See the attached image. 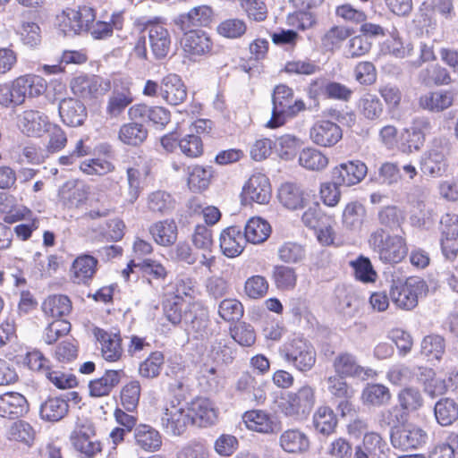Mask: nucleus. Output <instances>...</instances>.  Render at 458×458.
Segmentation results:
<instances>
[{
    "mask_svg": "<svg viewBox=\"0 0 458 458\" xmlns=\"http://www.w3.org/2000/svg\"><path fill=\"white\" fill-rule=\"evenodd\" d=\"M94 6L82 5L78 10L68 8L56 16V25L64 36L89 32L95 39L112 36L113 28L106 21H96Z\"/></svg>",
    "mask_w": 458,
    "mask_h": 458,
    "instance_id": "f257e3e1",
    "label": "nucleus"
},
{
    "mask_svg": "<svg viewBox=\"0 0 458 458\" xmlns=\"http://www.w3.org/2000/svg\"><path fill=\"white\" fill-rule=\"evenodd\" d=\"M369 245L384 263H399L408 253L405 238L390 233L383 228H377L370 233Z\"/></svg>",
    "mask_w": 458,
    "mask_h": 458,
    "instance_id": "f03ea898",
    "label": "nucleus"
},
{
    "mask_svg": "<svg viewBox=\"0 0 458 458\" xmlns=\"http://www.w3.org/2000/svg\"><path fill=\"white\" fill-rule=\"evenodd\" d=\"M273 109L270 120L267 123L268 128H277L283 125L286 118L295 115L301 110L305 108L301 100L293 99V92L286 85H278L274 89Z\"/></svg>",
    "mask_w": 458,
    "mask_h": 458,
    "instance_id": "7ed1b4c3",
    "label": "nucleus"
},
{
    "mask_svg": "<svg viewBox=\"0 0 458 458\" xmlns=\"http://www.w3.org/2000/svg\"><path fill=\"white\" fill-rule=\"evenodd\" d=\"M316 403L315 388L305 385L296 391L289 392L281 402V411L296 421L305 420Z\"/></svg>",
    "mask_w": 458,
    "mask_h": 458,
    "instance_id": "20e7f679",
    "label": "nucleus"
},
{
    "mask_svg": "<svg viewBox=\"0 0 458 458\" xmlns=\"http://www.w3.org/2000/svg\"><path fill=\"white\" fill-rule=\"evenodd\" d=\"M451 149L450 140L446 137L435 138L430 148L421 157L420 170L428 176L441 177L447 172V156Z\"/></svg>",
    "mask_w": 458,
    "mask_h": 458,
    "instance_id": "39448f33",
    "label": "nucleus"
},
{
    "mask_svg": "<svg viewBox=\"0 0 458 458\" xmlns=\"http://www.w3.org/2000/svg\"><path fill=\"white\" fill-rule=\"evenodd\" d=\"M140 31L148 30L151 51L157 59L167 55L171 47V36L159 18L145 17L136 20L133 23Z\"/></svg>",
    "mask_w": 458,
    "mask_h": 458,
    "instance_id": "423d86ee",
    "label": "nucleus"
},
{
    "mask_svg": "<svg viewBox=\"0 0 458 458\" xmlns=\"http://www.w3.org/2000/svg\"><path fill=\"white\" fill-rule=\"evenodd\" d=\"M280 354L302 372L310 370L316 363L315 349L304 339L296 338L285 344L280 349Z\"/></svg>",
    "mask_w": 458,
    "mask_h": 458,
    "instance_id": "0eeeda50",
    "label": "nucleus"
},
{
    "mask_svg": "<svg viewBox=\"0 0 458 458\" xmlns=\"http://www.w3.org/2000/svg\"><path fill=\"white\" fill-rule=\"evenodd\" d=\"M425 282L419 278L394 283L389 293L391 301L400 309L412 310L417 306L419 295L425 291Z\"/></svg>",
    "mask_w": 458,
    "mask_h": 458,
    "instance_id": "6e6552de",
    "label": "nucleus"
},
{
    "mask_svg": "<svg viewBox=\"0 0 458 458\" xmlns=\"http://www.w3.org/2000/svg\"><path fill=\"white\" fill-rule=\"evenodd\" d=\"M160 420L163 428L174 436H182L191 424L187 405L179 401H171L165 405Z\"/></svg>",
    "mask_w": 458,
    "mask_h": 458,
    "instance_id": "1a4fd4ad",
    "label": "nucleus"
},
{
    "mask_svg": "<svg viewBox=\"0 0 458 458\" xmlns=\"http://www.w3.org/2000/svg\"><path fill=\"white\" fill-rule=\"evenodd\" d=\"M70 439L83 458H92L102 449L100 442L95 438V428L90 421L77 424Z\"/></svg>",
    "mask_w": 458,
    "mask_h": 458,
    "instance_id": "9d476101",
    "label": "nucleus"
},
{
    "mask_svg": "<svg viewBox=\"0 0 458 458\" xmlns=\"http://www.w3.org/2000/svg\"><path fill=\"white\" fill-rule=\"evenodd\" d=\"M74 95L85 98H98L111 89V81L98 76L80 75L71 82Z\"/></svg>",
    "mask_w": 458,
    "mask_h": 458,
    "instance_id": "9b49d317",
    "label": "nucleus"
},
{
    "mask_svg": "<svg viewBox=\"0 0 458 458\" xmlns=\"http://www.w3.org/2000/svg\"><path fill=\"white\" fill-rule=\"evenodd\" d=\"M96 157L84 160L80 165V170L87 175L103 176L112 172L114 166L111 157L113 147L108 143H99L95 147Z\"/></svg>",
    "mask_w": 458,
    "mask_h": 458,
    "instance_id": "f8f14e48",
    "label": "nucleus"
},
{
    "mask_svg": "<svg viewBox=\"0 0 458 458\" xmlns=\"http://www.w3.org/2000/svg\"><path fill=\"white\" fill-rule=\"evenodd\" d=\"M427 439L426 432L416 426L407 425L392 430L391 444L394 448L406 451L416 449L422 445Z\"/></svg>",
    "mask_w": 458,
    "mask_h": 458,
    "instance_id": "ddd939ff",
    "label": "nucleus"
},
{
    "mask_svg": "<svg viewBox=\"0 0 458 458\" xmlns=\"http://www.w3.org/2000/svg\"><path fill=\"white\" fill-rule=\"evenodd\" d=\"M368 172L367 165L360 160L342 163L332 170L333 180L341 186H352L360 182Z\"/></svg>",
    "mask_w": 458,
    "mask_h": 458,
    "instance_id": "4468645a",
    "label": "nucleus"
},
{
    "mask_svg": "<svg viewBox=\"0 0 458 458\" xmlns=\"http://www.w3.org/2000/svg\"><path fill=\"white\" fill-rule=\"evenodd\" d=\"M342 137L343 131L340 126L328 120L315 123L310 130L311 141L324 148L335 146Z\"/></svg>",
    "mask_w": 458,
    "mask_h": 458,
    "instance_id": "2eb2a0df",
    "label": "nucleus"
},
{
    "mask_svg": "<svg viewBox=\"0 0 458 458\" xmlns=\"http://www.w3.org/2000/svg\"><path fill=\"white\" fill-rule=\"evenodd\" d=\"M271 192L269 179L260 173L252 174L242 188L243 199L258 204L268 203Z\"/></svg>",
    "mask_w": 458,
    "mask_h": 458,
    "instance_id": "dca6fc26",
    "label": "nucleus"
},
{
    "mask_svg": "<svg viewBox=\"0 0 458 458\" xmlns=\"http://www.w3.org/2000/svg\"><path fill=\"white\" fill-rule=\"evenodd\" d=\"M279 446L290 454H303L310 449V439L308 434L298 428L284 430L279 436Z\"/></svg>",
    "mask_w": 458,
    "mask_h": 458,
    "instance_id": "f3484780",
    "label": "nucleus"
},
{
    "mask_svg": "<svg viewBox=\"0 0 458 458\" xmlns=\"http://www.w3.org/2000/svg\"><path fill=\"white\" fill-rule=\"evenodd\" d=\"M191 423L198 427H207L215 423L217 412L214 403L208 398H196L186 404Z\"/></svg>",
    "mask_w": 458,
    "mask_h": 458,
    "instance_id": "a211bd4d",
    "label": "nucleus"
},
{
    "mask_svg": "<svg viewBox=\"0 0 458 458\" xmlns=\"http://www.w3.org/2000/svg\"><path fill=\"white\" fill-rule=\"evenodd\" d=\"M30 411L26 397L18 392H6L0 394V417L15 420Z\"/></svg>",
    "mask_w": 458,
    "mask_h": 458,
    "instance_id": "6ab92c4d",
    "label": "nucleus"
},
{
    "mask_svg": "<svg viewBox=\"0 0 458 458\" xmlns=\"http://www.w3.org/2000/svg\"><path fill=\"white\" fill-rule=\"evenodd\" d=\"M428 197V191L421 187H415L409 193L407 199L410 206V219L413 225L421 226L430 217L431 212L426 203Z\"/></svg>",
    "mask_w": 458,
    "mask_h": 458,
    "instance_id": "aec40b11",
    "label": "nucleus"
},
{
    "mask_svg": "<svg viewBox=\"0 0 458 458\" xmlns=\"http://www.w3.org/2000/svg\"><path fill=\"white\" fill-rule=\"evenodd\" d=\"M50 124L48 117L38 110H25L18 116V125L30 137H40Z\"/></svg>",
    "mask_w": 458,
    "mask_h": 458,
    "instance_id": "412c9836",
    "label": "nucleus"
},
{
    "mask_svg": "<svg viewBox=\"0 0 458 458\" xmlns=\"http://www.w3.org/2000/svg\"><path fill=\"white\" fill-rule=\"evenodd\" d=\"M58 112L62 122L71 127L81 126L87 117L84 104L72 98H64L60 101Z\"/></svg>",
    "mask_w": 458,
    "mask_h": 458,
    "instance_id": "4be33fe9",
    "label": "nucleus"
},
{
    "mask_svg": "<svg viewBox=\"0 0 458 458\" xmlns=\"http://www.w3.org/2000/svg\"><path fill=\"white\" fill-rule=\"evenodd\" d=\"M387 448L386 440L375 431L364 434L362 442L354 448V458H380Z\"/></svg>",
    "mask_w": 458,
    "mask_h": 458,
    "instance_id": "5701e85b",
    "label": "nucleus"
},
{
    "mask_svg": "<svg viewBox=\"0 0 458 458\" xmlns=\"http://www.w3.org/2000/svg\"><path fill=\"white\" fill-rule=\"evenodd\" d=\"M98 259L89 254L78 256L71 267V278L74 284H87L97 271Z\"/></svg>",
    "mask_w": 458,
    "mask_h": 458,
    "instance_id": "b1692460",
    "label": "nucleus"
},
{
    "mask_svg": "<svg viewBox=\"0 0 458 458\" xmlns=\"http://www.w3.org/2000/svg\"><path fill=\"white\" fill-rule=\"evenodd\" d=\"M164 101L172 106L182 104L187 98V89L181 77L174 73L163 77L162 97Z\"/></svg>",
    "mask_w": 458,
    "mask_h": 458,
    "instance_id": "393cba45",
    "label": "nucleus"
},
{
    "mask_svg": "<svg viewBox=\"0 0 458 458\" xmlns=\"http://www.w3.org/2000/svg\"><path fill=\"white\" fill-rule=\"evenodd\" d=\"M245 243L243 234L238 226L227 227L220 234V248L223 253L229 258L239 256L242 252Z\"/></svg>",
    "mask_w": 458,
    "mask_h": 458,
    "instance_id": "a878e982",
    "label": "nucleus"
},
{
    "mask_svg": "<svg viewBox=\"0 0 458 458\" xmlns=\"http://www.w3.org/2000/svg\"><path fill=\"white\" fill-rule=\"evenodd\" d=\"M184 52L191 57L200 56L211 49V42L208 35L201 30H189L182 39Z\"/></svg>",
    "mask_w": 458,
    "mask_h": 458,
    "instance_id": "bb28decb",
    "label": "nucleus"
},
{
    "mask_svg": "<svg viewBox=\"0 0 458 458\" xmlns=\"http://www.w3.org/2000/svg\"><path fill=\"white\" fill-rule=\"evenodd\" d=\"M212 17V10L207 5L196 6L187 13H182L174 19V23L182 30H187L191 27L206 26Z\"/></svg>",
    "mask_w": 458,
    "mask_h": 458,
    "instance_id": "cd10ccee",
    "label": "nucleus"
},
{
    "mask_svg": "<svg viewBox=\"0 0 458 458\" xmlns=\"http://www.w3.org/2000/svg\"><path fill=\"white\" fill-rule=\"evenodd\" d=\"M242 420L250 430L263 434H273L277 431L276 422L271 416L264 411H248L243 414Z\"/></svg>",
    "mask_w": 458,
    "mask_h": 458,
    "instance_id": "c85d7f7f",
    "label": "nucleus"
},
{
    "mask_svg": "<svg viewBox=\"0 0 458 458\" xmlns=\"http://www.w3.org/2000/svg\"><path fill=\"white\" fill-rule=\"evenodd\" d=\"M175 203L172 194L163 190L150 192L146 199L148 210L157 216H165L172 213L175 208Z\"/></svg>",
    "mask_w": 458,
    "mask_h": 458,
    "instance_id": "c756f323",
    "label": "nucleus"
},
{
    "mask_svg": "<svg viewBox=\"0 0 458 458\" xmlns=\"http://www.w3.org/2000/svg\"><path fill=\"white\" fill-rule=\"evenodd\" d=\"M69 411V404L63 397H48L39 407L40 419L45 421L57 422L64 419Z\"/></svg>",
    "mask_w": 458,
    "mask_h": 458,
    "instance_id": "7c9ffc66",
    "label": "nucleus"
},
{
    "mask_svg": "<svg viewBox=\"0 0 458 458\" xmlns=\"http://www.w3.org/2000/svg\"><path fill=\"white\" fill-rule=\"evenodd\" d=\"M454 94L447 90L428 92L420 96L419 105L421 108L430 112H442L452 106Z\"/></svg>",
    "mask_w": 458,
    "mask_h": 458,
    "instance_id": "2f4dec72",
    "label": "nucleus"
},
{
    "mask_svg": "<svg viewBox=\"0 0 458 458\" xmlns=\"http://www.w3.org/2000/svg\"><path fill=\"white\" fill-rule=\"evenodd\" d=\"M320 89H323L329 98L342 101L350 100L353 93L350 88L342 83L330 81L324 84L323 80H317L310 84V94L317 96Z\"/></svg>",
    "mask_w": 458,
    "mask_h": 458,
    "instance_id": "473e14b6",
    "label": "nucleus"
},
{
    "mask_svg": "<svg viewBox=\"0 0 458 458\" xmlns=\"http://www.w3.org/2000/svg\"><path fill=\"white\" fill-rule=\"evenodd\" d=\"M366 215V208L361 203L358 201L348 203L342 216L344 228L353 233L360 232L365 221Z\"/></svg>",
    "mask_w": 458,
    "mask_h": 458,
    "instance_id": "72a5a7b5",
    "label": "nucleus"
},
{
    "mask_svg": "<svg viewBox=\"0 0 458 458\" xmlns=\"http://www.w3.org/2000/svg\"><path fill=\"white\" fill-rule=\"evenodd\" d=\"M354 30L346 25H334L321 37L322 47L330 52L339 50L344 42L349 38Z\"/></svg>",
    "mask_w": 458,
    "mask_h": 458,
    "instance_id": "f704fd0d",
    "label": "nucleus"
},
{
    "mask_svg": "<svg viewBox=\"0 0 458 458\" xmlns=\"http://www.w3.org/2000/svg\"><path fill=\"white\" fill-rule=\"evenodd\" d=\"M154 241L161 246H171L177 239V225L174 220L157 221L149 227Z\"/></svg>",
    "mask_w": 458,
    "mask_h": 458,
    "instance_id": "c9c22d12",
    "label": "nucleus"
},
{
    "mask_svg": "<svg viewBox=\"0 0 458 458\" xmlns=\"http://www.w3.org/2000/svg\"><path fill=\"white\" fill-rule=\"evenodd\" d=\"M280 203L289 209H298L304 207L306 198L300 185L286 182L281 185L278 191Z\"/></svg>",
    "mask_w": 458,
    "mask_h": 458,
    "instance_id": "e433bc0d",
    "label": "nucleus"
},
{
    "mask_svg": "<svg viewBox=\"0 0 458 458\" xmlns=\"http://www.w3.org/2000/svg\"><path fill=\"white\" fill-rule=\"evenodd\" d=\"M312 423L315 430L324 436L333 434L337 426V419L334 411L327 406H319L313 414Z\"/></svg>",
    "mask_w": 458,
    "mask_h": 458,
    "instance_id": "4c0bfd02",
    "label": "nucleus"
},
{
    "mask_svg": "<svg viewBox=\"0 0 458 458\" xmlns=\"http://www.w3.org/2000/svg\"><path fill=\"white\" fill-rule=\"evenodd\" d=\"M72 301L68 296L55 294L47 297L42 303V310L47 316L62 319L72 311Z\"/></svg>",
    "mask_w": 458,
    "mask_h": 458,
    "instance_id": "58836bf2",
    "label": "nucleus"
},
{
    "mask_svg": "<svg viewBox=\"0 0 458 458\" xmlns=\"http://www.w3.org/2000/svg\"><path fill=\"white\" fill-rule=\"evenodd\" d=\"M271 233L270 225L260 217H251L244 227V240L253 244L264 242Z\"/></svg>",
    "mask_w": 458,
    "mask_h": 458,
    "instance_id": "ea45409f",
    "label": "nucleus"
},
{
    "mask_svg": "<svg viewBox=\"0 0 458 458\" xmlns=\"http://www.w3.org/2000/svg\"><path fill=\"white\" fill-rule=\"evenodd\" d=\"M299 164L310 171H322L328 165V157L314 148H305L299 154Z\"/></svg>",
    "mask_w": 458,
    "mask_h": 458,
    "instance_id": "a19ab883",
    "label": "nucleus"
},
{
    "mask_svg": "<svg viewBox=\"0 0 458 458\" xmlns=\"http://www.w3.org/2000/svg\"><path fill=\"white\" fill-rule=\"evenodd\" d=\"M419 80L426 86L448 85L452 81L448 71L438 64H431L422 69L419 73Z\"/></svg>",
    "mask_w": 458,
    "mask_h": 458,
    "instance_id": "79ce46f5",
    "label": "nucleus"
},
{
    "mask_svg": "<svg viewBox=\"0 0 458 458\" xmlns=\"http://www.w3.org/2000/svg\"><path fill=\"white\" fill-rule=\"evenodd\" d=\"M135 439L142 449L149 452L158 450L162 445L159 432L148 425H140L136 428Z\"/></svg>",
    "mask_w": 458,
    "mask_h": 458,
    "instance_id": "37998d69",
    "label": "nucleus"
},
{
    "mask_svg": "<svg viewBox=\"0 0 458 458\" xmlns=\"http://www.w3.org/2000/svg\"><path fill=\"white\" fill-rule=\"evenodd\" d=\"M19 89L21 91L23 100L26 98H37L47 89V81L38 75L27 74L18 77Z\"/></svg>",
    "mask_w": 458,
    "mask_h": 458,
    "instance_id": "c03bdc74",
    "label": "nucleus"
},
{
    "mask_svg": "<svg viewBox=\"0 0 458 458\" xmlns=\"http://www.w3.org/2000/svg\"><path fill=\"white\" fill-rule=\"evenodd\" d=\"M391 399V393L384 385L369 384L362 391L361 400L363 403L372 406H382Z\"/></svg>",
    "mask_w": 458,
    "mask_h": 458,
    "instance_id": "a18cd8bd",
    "label": "nucleus"
},
{
    "mask_svg": "<svg viewBox=\"0 0 458 458\" xmlns=\"http://www.w3.org/2000/svg\"><path fill=\"white\" fill-rule=\"evenodd\" d=\"M272 279L279 290H293L297 283V274L293 267L276 265L272 270Z\"/></svg>",
    "mask_w": 458,
    "mask_h": 458,
    "instance_id": "49530a36",
    "label": "nucleus"
},
{
    "mask_svg": "<svg viewBox=\"0 0 458 458\" xmlns=\"http://www.w3.org/2000/svg\"><path fill=\"white\" fill-rule=\"evenodd\" d=\"M19 86L18 78L11 83L0 84V106L13 108L24 103Z\"/></svg>",
    "mask_w": 458,
    "mask_h": 458,
    "instance_id": "de8ad7c7",
    "label": "nucleus"
},
{
    "mask_svg": "<svg viewBox=\"0 0 458 458\" xmlns=\"http://www.w3.org/2000/svg\"><path fill=\"white\" fill-rule=\"evenodd\" d=\"M435 417L441 426H449L458 419V407L450 398L440 399L435 405Z\"/></svg>",
    "mask_w": 458,
    "mask_h": 458,
    "instance_id": "09e8293b",
    "label": "nucleus"
},
{
    "mask_svg": "<svg viewBox=\"0 0 458 458\" xmlns=\"http://www.w3.org/2000/svg\"><path fill=\"white\" fill-rule=\"evenodd\" d=\"M148 137L147 129L138 123H129L123 125L119 131V139L125 144L138 146Z\"/></svg>",
    "mask_w": 458,
    "mask_h": 458,
    "instance_id": "8fccbe9b",
    "label": "nucleus"
},
{
    "mask_svg": "<svg viewBox=\"0 0 458 458\" xmlns=\"http://www.w3.org/2000/svg\"><path fill=\"white\" fill-rule=\"evenodd\" d=\"M216 30L224 38L236 39L246 34L248 27L243 19L229 18L222 21L217 26Z\"/></svg>",
    "mask_w": 458,
    "mask_h": 458,
    "instance_id": "3c124183",
    "label": "nucleus"
},
{
    "mask_svg": "<svg viewBox=\"0 0 458 458\" xmlns=\"http://www.w3.org/2000/svg\"><path fill=\"white\" fill-rule=\"evenodd\" d=\"M445 350V339L438 335H430L421 342V353L428 360H440Z\"/></svg>",
    "mask_w": 458,
    "mask_h": 458,
    "instance_id": "603ef678",
    "label": "nucleus"
},
{
    "mask_svg": "<svg viewBox=\"0 0 458 458\" xmlns=\"http://www.w3.org/2000/svg\"><path fill=\"white\" fill-rule=\"evenodd\" d=\"M358 366L356 357L349 352L339 353L333 361L335 373L344 377H354Z\"/></svg>",
    "mask_w": 458,
    "mask_h": 458,
    "instance_id": "864d4df0",
    "label": "nucleus"
},
{
    "mask_svg": "<svg viewBox=\"0 0 458 458\" xmlns=\"http://www.w3.org/2000/svg\"><path fill=\"white\" fill-rule=\"evenodd\" d=\"M35 431L30 423L17 420L8 429V438L30 446L34 441Z\"/></svg>",
    "mask_w": 458,
    "mask_h": 458,
    "instance_id": "5fc2aeb1",
    "label": "nucleus"
},
{
    "mask_svg": "<svg viewBox=\"0 0 458 458\" xmlns=\"http://www.w3.org/2000/svg\"><path fill=\"white\" fill-rule=\"evenodd\" d=\"M211 170L199 165H194L189 168L188 185L194 191L206 190L210 182Z\"/></svg>",
    "mask_w": 458,
    "mask_h": 458,
    "instance_id": "6e6d98bb",
    "label": "nucleus"
},
{
    "mask_svg": "<svg viewBox=\"0 0 458 458\" xmlns=\"http://www.w3.org/2000/svg\"><path fill=\"white\" fill-rule=\"evenodd\" d=\"M278 259L287 264L301 262L306 257V251L302 245L296 242H284L277 250Z\"/></svg>",
    "mask_w": 458,
    "mask_h": 458,
    "instance_id": "4d7b16f0",
    "label": "nucleus"
},
{
    "mask_svg": "<svg viewBox=\"0 0 458 458\" xmlns=\"http://www.w3.org/2000/svg\"><path fill=\"white\" fill-rule=\"evenodd\" d=\"M244 313L243 305L236 299H225L218 305V315L226 322L240 320Z\"/></svg>",
    "mask_w": 458,
    "mask_h": 458,
    "instance_id": "13d9d810",
    "label": "nucleus"
},
{
    "mask_svg": "<svg viewBox=\"0 0 458 458\" xmlns=\"http://www.w3.org/2000/svg\"><path fill=\"white\" fill-rule=\"evenodd\" d=\"M354 270L355 278L363 283H374L377 277V272L369 258L360 256L350 262Z\"/></svg>",
    "mask_w": 458,
    "mask_h": 458,
    "instance_id": "bf43d9fd",
    "label": "nucleus"
},
{
    "mask_svg": "<svg viewBox=\"0 0 458 458\" xmlns=\"http://www.w3.org/2000/svg\"><path fill=\"white\" fill-rule=\"evenodd\" d=\"M114 386V369H107L104 376L89 381V394L101 397L109 394Z\"/></svg>",
    "mask_w": 458,
    "mask_h": 458,
    "instance_id": "052dcab7",
    "label": "nucleus"
},
{
    "mask_svg": "<svg viewBox=\"0 0 458 458\" xmlns=\"http://www.w3.org/2000/svg\"><path fill=\"white\" fill-rule=\"evenodd\" d=\"M164 364V355L161 352H152L140 365V374L147 378H153L159 375Z\"/></svg>",
    "mask_w": 458,
    "mask_h": 458,
    "instance_id": "680f3d73",
    "label": "nucleus"
},
{
    "mask_svg": "<svg viewBox=\"0 0 458 458\" xmlns=\"http://www.w3.org/2000/svg\"><path fill=\"white\" fill-rule=\"evenodd\" d=\"M71 183H65L60 191V198L64 205L68 208H78L86 199V191L75 186L70 187Z\"/></svg>",
    "mask_w": 458,
    "mask_h": 458,
    "instance_id": "e2e57ef3",
    "label": "nucleus"
},
{
    "mask_svg": "<svg viewBox=\"0 0 458 458\" xmlns=\"http://www.w3.org/2000/svg\"><path fill=\"white\" fill-rule=\"evenodd\" d=\"M268 282L262 276H252L244 284V293L250 299H260L268 291Z\"/></svg>",
    "mask_w": 458,
    "mask_h": 458,
    "instance_id": "0e129e2a",
    "label": "nucleus"
},
{
    "mask_svg": "<svg viewBox=\"0 0 458 458\" xmlns=\"http://www.w3.org/2000/svg\"><path fill=\"white\" fill-rule=\"evenodd\" d=\"M398 401L401 407L407 411H414L423 404V398L419 390L407 387L398 394Z\"/></svg>",
    "mask_w": 458,
    "mask_h": 458,
    "instance_id": "69168bd1",
    "label": "nucleus"
},
{
    "mask_svg": "<svg viewBox=\"0 0 458 458\" xmlns=\"http://www.w3.org/2000/svg\"><path fill=\"white\" fill-rule=\"evenodd\" d=\"M441 249L447 259H454L458 254V228H450L443 233Z\"/></svg>",
    "mask_w": 458,
    "mask_h": 458,
    "instance_id": "338daca9",
    "label": "nucleus"
},
{
    "mask_svg": "<svg viewBox=\"0 0 458 458\" xmlns=\"http://www.w3.org/2000/svg\"><path fill=\"white\" fill-rule=\"evenodd\" d=\"M177 458H209L208 446L201 441L191 440L178 451Z\"/></svg>",
    "mask_w": 458,
    "mask_h": 458,
    "instance_id": "774afa93",
    "label": "nucleus"
}]
</instances>
